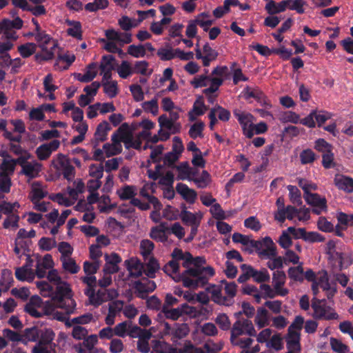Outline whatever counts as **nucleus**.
Returning <instances> with one entry per match:
<instances>
[{"label": "nucleus", "mask_w": 353, "mask_h": 353, "mask_svg": "<svg viewBox=\"0 0 353 353\" xmlns=\"http://www.w3.org/2000/svg\"><path fill=\"white\" fill-rule=\"evenodd\" d=\"M206 263V260L203 256L194 257L192 265V268H189L183 271L179 276L178 281L183 283L185 288L196 289L199 287H204L210 277L215 274L214 270L211 266L202 267V265Z\"/></svg>", "instance_id": "obj_1"}, {"label": "nucleus", "mask_w": 353, "mask_h": 353, "mask_svg": "<svg viewBox=\"0 0 353 353\" xmlns=\"http://www.w3.org/2000/svg\"><path fill=\"white\" fill-rule=\"evenodd\" d=\"M52 299L57 307H68V313H74L76 302L72 299V292L66 282L57 284L55 290L52 293Z\"/></svg>", "instance_id": "obj_2"}, {"label": "nucleus", "mask_w": 353, "mask_h": 353, "mask_svg": "<svg viewBox=\"0 0 353 353\" xmlns=\"http://www.w3.org/2000/svg\"><path fill=\"white\" fill-rule=\"evenodd\" d=\"M252 249L261 259H271L277 255L276 244L270 236L254 240L252 242Z\"/></svg>", "instance_id": "obj_3"}, {"label": "nucleus", "mask_w": 353, "mask_h": 353, "mask_svg": "<svg viewBox=\"0 0 353 353\" xmlns=\"http://www.w3.org/2000/svg\"><path fill=\"white\" fill-rule=\"evenodd\" d=\"M55 334L50 328L41 330V335L37 344L33 347L32 353H52V341Z\"/></svg>", "instance_id": "obj_4"}, {"label": "nucleus", "mask_w": 353, "mask_h": 353, "mask_svg": "<svg viewBox=\"0 0 353 353\" xmlns=\"http://www.w3.org/2000/svg\"><path fill=\"white\" fill-rule=\"evenodd\" d=\"M314 318L317 319L335 320L339 319V314L326 304L325 299H315L312 303Z\"/></svg>", "instance_id": "obj_5"}, {"label": "nucleus", "mask_w": 353, "mask_h": 353, "mask_svg": "<svg viewBox=\"0 0 353 353\" xmlns=\"http://www.w3.org/2000/svg\"><path fill=\"white\" fill-rule=\"evenodd\" d=\"M243 334L250 336H254L256 334L252 321L248 319H239L233 324L231 330V342L234 343V340Z\"/></svg>", "instance_id": "obj_6"}, {"label": "nucleus", "mask_w": 353, "mask_h": 353, "mask_svg": "<svg viewBox=\"0 0 353 353\" xmlns=\"http://www.w3.org/2000/svg\"><path fill=\"white\" fill-rule=\"evenodd\" d=\"M233 114L240 123L243 134L248 139L252 138L254 132H252L251 125L253 124L254 116L250 113L242 112L238 109H235Z\"/></svg>", "instance_id": "obj_7"}, {"label": "nucleus", "mask_w": 353, "mask_h": 353, "mask_svg": "<svg viewBox=\"0 0 353 353\" xmlns=\"http://www.w3.org/2000/svg\"><path fill=\"white\" fill-rule=\"evenodd\" d=\"M156 288L155 282L149 280L148 278H143L141 280L137 281L134 283L137 296L141 299H146L148 294L154 291Z\"/></svg>", "instance_id": "obj_8"}, {"label": "nucleus", "mask_w": 353, "mask_h": 353, "mask_svg": "<svg viewBox=\"0 0 353 353\" xmlns=\"http://www.w3.org/2000/svg\"><path fill=\"white\" fill-rule=\"evenodd\" d=\"M161 312L167 319L177 320L183 314H192L194 312V308L184 303L176 308L169 309L166 305H163Z\"/></svg>", "instance_id": "obj_9"}, {"label": "nucleus", "mask_w": 353, "mask_h": 353, "mask_svg": "<svg viewBox=\"0 0 353 353\" xmlns=\"http://www.w3.org/2000/svg\"><path fill=\"white\" fill-rule=\"evenodd\" d=\"M304 199L307 204L314 207L312 212L316 214H319L321 212L326 209V199L321 198L316 193H310L304 196Z\"/></svg>", "instance_id": "obj_10"}, {"label": "nucleus", "mask_w": 353, "mask_h": 353, "mask_svg": "<svg viewBox=\"0 0 353 353\" xmlns=\"http://www.w3.org/2000/svg\"><path fill=\"white\" fill-rule=\"evenodd\" d=\"M60 145V141L54 139L50 143H43L39 145L36 150V154L41 161L48 159L53 151L57 150Z\"/></svg>", "instance_id": "obj_11"}, {"label": "nucleus", "mask_w": 353, "mask_h": 353, "mask_svg": "<svg viewBox=\"0 0 353 353\" xmlns=\"http://www.w3.org/2000/svg\"><path fill=\"white\" fill-rule=\"evenodd\" d=\"M57 162L62 170L63 178L71 181L75 176L74 167L70 164L69 159L63 154H57Z\"/></svg>", "instance_id": "obj_12"}, {"label": "nucleus", "mask_w": 353, "mask_h": 353, "mask_svg": "<svg viewBox=\"0 0 353 353\" xmlns=\"http://www.w3.org/2000/svg\"><path fill=\"white\" fill-rule=\"evenodd\" d=\"M285 281L286 274L283 270H276L273 272V287L281 296H285L289 293V290L287 288H282L285 285Z\"/></svg>", "instance_id": "obj_13"}, {"label": "nucleus", "mask_w": 353, "mask_h": 353, "mask_svg": "<svg viewBox=\"0 0 353 353\" xmlns=\"http://www.w3.org/2000/svg\"><path fill=\"white\" fill-rule=\"evenodd\" d=\"M176 191L190 204L195 203L197 193L194 190L190 188L186 184L178 183L176 185Z\"/></svg>", "instance_id": "obj_14"}, {"label": "nucleus", "mask_w": 353, "mask_h": 353, "mask_svg": "<svg viewBox=\"0 0 353 353\" xmlns=\"http://www.w3.org/2000/svg\"><path fill=\"white\" fill-rule=\"evenodd\" d=\"M334 185L341 190L351 193L353 192V179L342 174H336L334 179Z\"/></svg>", "instance_id": "obj_15"}, {"label": "nucleus", "mask_w": 353, "mask_h": 353, "mask_svg": "<svg viewBox=\"0 0 353 353\" xmlns=\"http://www.w3.org/2000/svg\"><path fill=\"white\" fill-rule=\"evenodd\" d=\"M243 268H248L250 270L251 277L254 281L259 283L268 282L270 279V276L268 271L265 268H262L260 270H255L252 266L248 264H243Z\"/></svg>", "instance_id": "obj_16"}, {"label": "nucleus", "mask_w": 353, "mask_h": 353, "mask_svg": "<svg viewBox=\"0 0 353 353\" xmlns=\"http://www.w3.org/2000/svg\"><path fill=\"white\" fill-rule=\"evenodd\" d=\"M288 336L286 338V345L288 350H292L296 352L301 351V334L295 330H288Z\"/></svg>", "instance_id": "obj_17"}, {"label": "nucleus", "mask_w": 353, "mask_h": 353, "mask_svg": "<svg viewBox=\"0 0 353 353\" xmlns=\"http://www.w3.org/2000/svg\"><path fill=\"white\" fill-rule=\"evenodd\" d=\"M221 283L225 285L224 291L226 296H224L225 305L230 306L234 302V298L236 294L237 285L234 282H228L225 280H222Z\"/></svg>", "instance_id": "obj_18"}, {"label": "nucleus", "mask_w": 353, "mask_h": 353, "mask_svg": "<svg viewBox=\"0 0 353 353\" xmlns=\"http://www.w3.org/2000/svg\"><path fill=\"white\" fill-rule=\"evenodd\" d=\"M179 216L183 223L187 225L192 226L200 225L201 218L197 217L195 214L188 211L185 204L184 203L181 205V211Z\"/></svg>", "instance_id": "obj_19"}, {"label": "nucleus", "mask_w": 353, "mask_h": 353, "mask_svg": "<svg viewBox=\"0 0 353 353\" xmlns=\"http://www.w3.org/2000/svg\"><path fill=\"white\" fill-rule=\"evenodd\" d=\"M207 109L208 108L204 104L202 97H199L194 101L192 109L188 112L189 120L190 121H195L196 117L204 114Z\"/></svg>", "instance_id": "obj_20"}, {"label": "nucleus", "mask_w": 353, "mask_h": 353, "mask_svg": "<svg viewBox=\"0 0 353 353\" xmlns=\"http://www.w3.org/2000/svg\"><path fill=\"white\" fill-rule=\"evenodd\" d=\"M40 47L42 52L41 53L36 54L34 56L35 60L39 63L50 61L54 58L53 50L57 47V43L52 41V46L50 47V50H48L47 46L44 45H41Z\"/></svg>", "instance_id": "obj_21"}, {"label": "nucleus", "mask_w": 353, "mask_h": 353, "mask_svg": "<svg viewBox=\"0 0 353 353\" xmlns=\"http://www.w3.org/2000/svg\"><path fill=\"white\" fill-rule=\"evenodd\" d=\"M34 273L27 265L16 268L15 276L20 281L32 282L34 279Z\"/></svg>", "instance_id": "obj_22"}, {"label": "nucleus", "mask_w": 353, "mask_h": 353, "mask_svg": "<svg viewBox=\"0 0 353 353\" xmlns=\"http://www.w3.org/2000/svg\"><path fill=\"white\" fill-rule=\"evenodd\" d=\"M23 23V20L19 17H15L13 20L3 19L0 22V34L3 32L4 30H19L22 28Z\"/></svg>", "instance_id": "obj_23"}, {"label": "nucleus", "mask_w": 353, "mask_h": 353, "mask_svg": "<svg viewBox=\"0 0 353 353\" xmlns=\"http://www.w3.org/2000/svg\"><path fill=\"white\" fill-rule=\"evenodd\" d=\"M40 172V164L37 162H28L24 165L19 172V174L25 175L29 179L37 177Z\"/></svg>", "instance_id": "obj_24"}, {"label": "nucleus", "mask_w": 353, "mask_h": 353, "mask_svg": "<svg viewBox=\"0 0 353 353\" xmlns=\"http://www.w3.org/2000/svg\"><path fill=\"white\" fill-rule=\"evenodd\" d=\"M169 230L170 228L161 223L159 227H154L151 229L150 236L154 240L164 243L168 241V237L165 232Z\"/></svg>", "instance_id": "obj_25"}, {"label": "nucleus", "mask_w": 353, "mask_h": 353, "mask_svg": "<svg viewBox=\"0 0 353 353\" xmlns=\"http://www.w3.org/2000/svg\"><path fill=\"white\" fill-rule=\"evenodd\" d=\"M329 259L334 261V264L339 268V270L347 268L350 263L345 261V255L341 252L335 250L328 255Z\"/></svg>", "instance_id": "obj_26"}, {"label": "nucleus", "mask_w": 353, "mask_h": 353, "mask_svg": "<svg viewBox=\"0 0 353 353\" xmlns=\"http://www.w3.org/2000/svg\"><path fill=\"white\" fill-rule=\"evenodd\" d=\"M232 241L234 243H241L243 245H246L245 251L249 254L253 253L252 242H254V240L250 239L248 236L241 233L235 232L232 235Z\"/></svg>", "instance_id": "obj_27"}, {"label": "nucleus", "mask_w": 353, "mask_h": 353, "mask_svg": "<svg viewBox=\"0 0 353 353\" xmlns=\"http://www.w3.org/2000/svg\"><path fill=\"white\" fill-rule=\"evenodd\" d=\"M179 172L176 179L178 180H185L190 181L191 177L192 168L190 167L188 161L181 162L179 165L174 166V168Z\"/></svg>", "instance_id": "obj_28"}, {"label": "nucleus", "mask_w": 353, "mask_h": 353, "mask_svg": "<svg viewBox=\"0 0 353 353\" xmlns=\"http://www.w3.org/2000/svg\"><path fill=\"white\" fill-rule=\"evenodd\" d=\"M190 181H193L198 188H207L212 181L211 176L207 170H203L199 177L190 178Z\"/></svg>", "instance_id": "obj_29"}, {"label": "nucleus", "mask_w": 353, "mask_h": 353, "mask_svg": "<svg viewBox=\"0 0 353 353\" xmlns=\"http://www.w3.org/2000/svg\"><path fill=\"white\" fill-rule=\"evenodd\" d=\"M110 130V124L106 121H102L97 127L94 132L95 139L101 142L105 141L107 139L108 132Z\"/></svg>", "instance_id": "obj_30"}, {"label": "nucleus", "mask_w": 353, "mask_h": 353, "mask_svg": "<svg viewBox=\"0 0 353 353\" xmlns=\"http://www.w3.org/2000/svg\"><path fill=\"white\" fill-rule=\"evenodd\" d=\"M159 268L160 266L157 260L153 256H151L148 263H146L145 267L143 268V272L148 278L154 279L156 276V272Z\"/></svg>", "instance_id": "obj_31"}, {"label": "nucleus", "mask_w": 353, "mask_h": 353, "mask_svg": "<svg viewBox=\"0 0 353 353\" xmlns=\"http://www.w3.org/2000/svg\"><path fill=\"white\" fill-rule=\"evenodd\" d=\"M68 25L71 27L68 28L67 34L78 40L82 39L81 23L77 21H67Z\"/></svg>", "instance_id": "obj_32"}, {"label": "nucleus", "mask_w": 353, "mask_h": 353, "mask_svg": "<svg viewBox=\"0 0 353 353\" xmlns=\"http://www.w3.org/2000/svg\"><path fill=\"white\" fill-rule=\"evenodd\" d=\"M288 274L289 278L292 281L303 282L304 281V272L302 263L296 267H290L288 270Z\"/></svg>", "instance_id": "obj_33"}, {"label": "nucleus", "mask_w": 353, "mask_h": 353, "mask_svg": "<svg viewBox=\"0 0 353 353\" xmlns=\"http://www.w3.org/2000/svg\"><path fill=\"white\" fill-rule=\"evenodd\" d=\"M265 9L270 15L284 12L286 10L285 0L279 3H276L274 0H270L265 5Z\"/></svg>", "instance_id": "obj_34"}, {"label": "nucleus", "mask_w": 353, "mask_h": 353, "mask_svg": "<svg viewBox=\"0 0 353 353\" xmlns=\"http://www.w3.org/2000/svg\"><path fill=\"white\" fill-rule=\"evenodd\" d=\"M207 290L211 294L212 300L214 303L225 305L224 296H223L221 288L219 286L212 285L207 288Z\"/></svg>", "instance_id": "obj_35"}, {"label": "nucleus", "mask_w": 353, "mask_h": 353, "mask_svg": "<svg viewBox=\"0 0 353 353\" xmlns=\"http://www.w3.org/2000/svg\"><path fill=\"white\" fill-rule=\"evenodd\" d=\"M97 63L95 62L90 63L86 67V71L81 77V82L89 83L92 81L97 76Z\"/></svg>", "instance_id": "obj_36"}, {"label": "nucleus", "mask_w": 353, "mask_h": 353, "mask_svg": "<svg viewBox=\"0 0 353 353\" xmlns=\"http://www.w3.org/2000/svg\"><path fill=\"white\" fill-rule=\"evenodd\" d=\"M118 132L122 134V141L124 142L125 147L127 149L130 148V145L131 144L134 139L131 132H129L128 124L127 123H122L121 126L118 128Z\"/></svg>", "instance_id": "obj_37"}, {"label": "nucleus", "mask_w": 353, "mask_h": 353, "mask_svg": "<svg viewBox=\"0 0 353 353\" xmlns=\"http://www.w3.org/2000/svg\"><path fill=\"white\" fill-rule=\"evenodd\" d=\"M117 194L121 200H131L137 194L136 188L133 185H125L121 190H117Z\"/></svg>", "instance_id": "obj_38"}, {"label": "nucleus", "mask_w": 353, "mask_h": 353, "mask_svg": "<svg viewBox=\"0 0 353 353\" xmlns=\"http://www.w3.org/2000/svg\"><path fill=\"white\" fill-rule=\"evenodd\" d=\"M205 124L202 121H199L194 123L193 125H191L188 134L189 136L193 139H196L198 137L203 138V131L204 130Z\"/></svg>", "instance_id": "obj_39"}, {"label": "nucleus", "mask_w": 353, "mask_h": 353, "mask_svg": "<svg viewBox=\"0 0 353 353\" xmlns=\"http://www.w3.org/2000/svg\"><path fill=\"white\" fill-rule=\"evenodd\" d=\"M125 262H128V270L132 276L137 278L142 275L143 265L140 261H136L130 262L126 261Z\"/></svg>", "instance_id": "obj_40"}, {"label": "nucleus", "mask_w": 353, "mask_h": 353, "mask_svg": "<svg viewBox=\"0 0 353 353\" xmlns=\"http://www.w3.org/2000/svg\"><path fill=\"white\" fill-rule=\"evenodd\" d=\"M40 335L41 330L32 327L25 329L22 337L28 341L38 342Z\"/></svg>", "instance_id": "obj_41"}, {"label": "nucleus", "mask_w": 353, "mask_h": 353, "mask_svg": "<svg viewBox=\"0 0 353 353\" xmlns=\"http://www.w3.org/2000/svg\"><path fill=\"white\" fill-rule=\"evenodd\" d=\"M40 185L41 184L39 182H34L32 185V196L30 197V200L33 203H38V201L47 196V192L43 191L39 188H36V186Z\"/></svg>", "instance_id": "obj_42"}, {"label": "nucleus", "mask_w": 353, "mask_h": 353, "mask_svg": "<svg viewBox=\"0 0 353 353\" xmlns=\"http://www.w3.org/2000/svg\"><path fill=\"white\" fill-rule=\"evenodd\" d=\"M101 84L103 87L104 92L110 98H114L117 95L119 90L117 81L103 82Z\"/></svg>", "instance_id": "obj_43"}, {"label": "nucleus", "mask_w": 353, "mask_h": 353, "mask_svg": "<svg viewBox=\"0 0 353 353\" xmlns=\"http://www.w3.org/2000/svg\"><path fill=\"white\" fill-rule=\"evenodd\" d=\"M62 261L63 268L66 271L71 274L77 273L80 267L76 263L75 261L72 258H61Z\"/></svg>", "instance_id": "obj_44"}, {"label": "nucleus", "mask_w": 353, "mask_h": 353, "mask_svg": "<svg viewBox=\"0 0 353 353\" xmlns=\"http://www.w3.org/2000/svg\"><path fill=\"white\" fill-rule=\"evenodd\" d=\"M285 8L295 10L299 14L304 13L303 6L305 5L304 0H285Z\"/></svg>", "instance_id": "obj_45"}, {"label": "nucleus", "mask_w": 353, "mask_h": 353, "mask_svg": "<svg viewBox=\"0 0 353 353\" xmlns=\"http://www.w3.org/2000/svg\"><path fill=\"white\" fill-rule=\"evenodd\" d=\"M114 61L115 57L114 56L111 54L103 55L101 58V63L99 65L101 71H104L105 70H114Z\"/></svg>", "instance_id": "obj_46"}, {"label": "nucleus", "mask_w": 353, "mask_h": 353, "mask_svg": "<svg viewBox=\"0 0 353 353\" xmlns=\"http://www.w3.org/2000/svg\"><path fill=\"white\" fill-rule=\"evenodd\" d=\"M36 44L33 43H26L18 47V51L23 58H28L33 54L36 51Z\"/></svg>", "instance_id": "obj_47"}, {"label": "nucleus", "mask_w": 353, "mask_h": 353, "mask_svg": "<svg viewBox=\"0 0 353 353\" xmlns=\"http://www.w3.org/2000/svg\"><path fill=\"white\" fill-rule=\"evenodd\" d=\"M157 54L161 61H170L176 57V49L173 50L172 48H161Z\"/></svg>", "instance_id": "obj_48"}, {"label": "nucleus", "mask_w": 353, "mask_h": 353, "mask_svg": "<svg viewBox=\"0 0 353 353\" xmlns=\"http://www.w3.org/2000/svg\"><path fill=\"white\" fill-rule=\"evenodd\" d=\"M268 312L264 307H259L255 318V322L259 327H265L268 323Z\"/></svg>", "instance_id": "obj_49"}, {"label": "nucleus", "mask_w": 353, "mask_h": 353, "mask_svg": "<svg viewBox=\"0 0 353 353\" xmlns=\"http://www.w3.org/2000/svg\"><path fill=\"white\" fill-rule=\"evenodd\" d=\"M12 185L11 179L8 175V173L1 172L0 173V192L8 193L10 191V187Z\"/></svg>", "instance_id": "obj_50"}, {"label": "nucleus", "mask_w": 353, "mask_h": 353, "mask_svg": "<svg viewBox=\"0 0 353 353\" xmlns=\"http://www.w3.org/2000/svg\"><path fill=\"white\" fill-rule=\"evenodd\" d=\"M154 248V244L152 241L148 239H143L141 241L140 243V250L141 254L145 259H147L152 252L153 251Z\"/></svg>", "instance_id": "obj_51"}, {"label": "nucleus", "mask_w": 353, "mask_h": 353, "mask_svg": "<svg viewBox=\"0 0 353 353\" xmlns=\"http://www.w3.org/2000/svg\"><path fill=\"white\" fill-rule=\"evenodd\" d=\"M117 71L119 77L122 79H127L133 73V69L127 61H123Z\"/></svg>", "instance_id": "obj_52"}, {"label": "nucleus", "mask_w": 353, "mask_h": 353, "mask_svg": "<svg viewBox=\"0 0 353 353\" xmlns=\"http://www.w3.org/2000/svg\"><path fill=\"white\" fill-rule=\"evenodd\" d=\"M299 157L301 164L305 165L313 163L316 159V154L311 149H305L300 153Z\"/></svg>", "instance_id": "obj_53"}, {"label": "nucleus", "mask_w": 353, "mask_h": 353, "mask_svg": "<svg viewBox=\"0 0 353 353\" xmlns=\"http://www.w3.org/2000/svg\"><path fill=\"white\" fill-rule=\"evenodd\" d=\"M288 190H289L290 201L294 204L301 205L302 203V201L300 190L296 186L291 185L288 186Z\"/></svg>", "instance_id": "obj_54"}, {"label": "nucleus", "mask_w": 353, "mask_h": 353, "mask_svg": "<svg viewBox=\"0 0 353 353\" xmlns=\"http://www.w3.org/2000/svg\"><path fill=\"white\" fill-rule=\"evenodd\" d=\"M260 290L263 299H274L275 296H279V292H276V290L272 288L268 284H261Z\"/></svg>", "instance_id": "obj_55"}, {"label": "nucleus", "mask_w": 353, "mask_h": 353, "mask_svg": "<svg viewBox=\"0 0 353 353\" xmlns=\"http://www.w3.org/2000/svg\"><path fill=\"white\" fill-rule=\"evenodd\" d=\"M330 345L332 350L337 353H347L349 351V347L346 345L333 337L330 338Z\"/></svg>", "instance_id": "obj_56"}, {"label": "nucleus", "mask_w": 353, "mask_h": 353, "mask_svg": "<svg viewBox=\"0 0 353 353\" xmlns=\"http://www.w3.org/2000/svg\"><path fill=\"white\" fill-rule=\"evenodd\" d=\"M279 245L283 249H288L292 245V240L288 231L283 230L278 241Z\"/></svg>", "instance_id": "obj_57"}, {"label": "nucleus", "mask_w": 353, "mask_h": 353, "mask_svg": "<svg viewBox=\"0 0 353 353\" xmlns=\"http://www.w3.org/2000/svg\"><path fill=\"white\" fill-rule=\"evenodd\" d=\"M128 53L135 58L143 57L145 55V48L141 44L130 45L128 48Z\"/></svg>", "instance_id": "obj_58"}, {"label": "nucleus", "mask_w": 353, "mask_h": 353, "mask_svg": "<svg viewBox=\"0 0 353 353\" xmlns=\"http://www.w3.org/2000/svg\"><path fill=\"white\" fill-rule=\"evenodd\" d=\"M299 115L294 112L287 111L280 117V121L283 123L291 122L292 123H299Z\"/></svg>", "instance_id": "obj_59"}, {"label": "nucleus", "mask_w": 353, "mask_h": 353, "mask_svg": "<svg viewBox=\"0 0 353 353\" xmlns=\"http://www.w3.org/2000/svg\"><path fill=\"white\" fill-rule=\"evenodd\" d=\"M107 292L106 289L99 290L97 293H95L94 298L92 300V305L95 307L99 306L103 303L107 301Z\"/></svg>", "instance_id": "obj_60"}, {"label": "nucleus", "mask_w": 353, "mask_h": 353, "mask_svg": "<svg viewBox=\"0 0 353 353\" xmlns=\"http://www.w3.org/2000/svg\"><path fill=\"white\" fill-rule=\"evenodd\" d=\"M57 245V242L54 239H50L48 237H42L39 241V246L40 249L45 251H50Z\"/></svg>", "instance_id": "obj_61"}, {"label": "nucleus", "mask_w": 353, "mask_h": 353, "mask_svg": "<svg viewBox=\"0 0 353 353\" xmlns=\"http://www.w3.org/2000/svg\"><path fill=\"white\" fill-rule=\"evenodd\" d=\"M318 228L324 232H330L334 231V225L325 217H319L317 222Z\"/></svg>", "instance_id": "obj_62"}, {"label": "nucleus", "mask_w": 353, "mask_h": 353, "mask_svg": "<svg viewBox=\"0 0 353 353\" xmlns=\"http://www.w3.org/2000/svg\"><path fill=\"white\" fill-rule=\"evenodd\" d=\"M19 216L17 214L8 215L3 223V227L6 229L12 227L17 228L19 227Z\"/></svg>", "instance_id": "obj_63"}, {"label": "nucleus", "mask_w": 353, "mask_h": 353, "mask_svg": "<svg viewBox=\"0 0 353 353\" xmlns=\"http://www.w3.org/2000/svg\"><path fill=\"white\" fill-rule=\"evenodd\" d=\"M130 90L135 101L139 102L144 99V94L141 85L132 84L130 86Z\"/></svg>", "instance_id": "obj_64"}]
</instances>
